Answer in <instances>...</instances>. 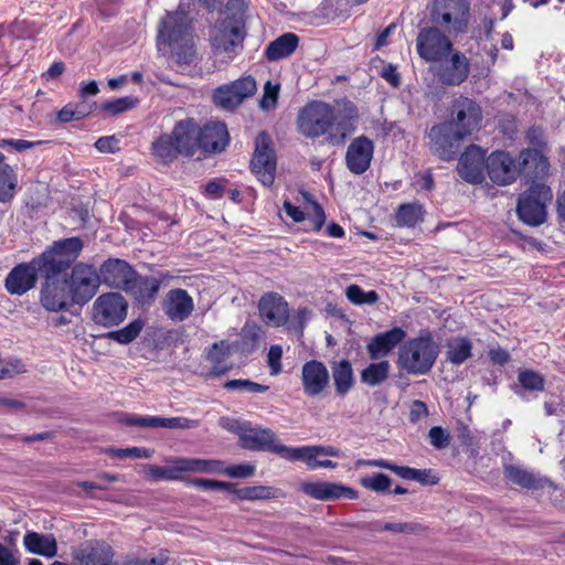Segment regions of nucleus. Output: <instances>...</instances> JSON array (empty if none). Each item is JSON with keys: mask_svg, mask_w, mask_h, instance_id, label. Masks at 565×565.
Listing matches in <instances>:
<instances>
[{"mask_svg": "<svg viewBox=\"0 0 565 565\" xmlns=\"http://www.w3.org/2000/svg\"><path fill=\"white\" fill-rule=\"evenodd\" d=\"M72 557L77 565H108L113 552L104 542H86L72 550Z\"/></svg>", "mask_w": 565, "mask_h": 565, "instance_id": "nucleus-27", "label": "nucleus"}, {"mask_svg": "<svg viewBox=\"0 0 565 565\" xmlns=\"http://www.w3.org/2000/svg\"><path fill=\"white\" fill-rule=\"evenodd\" d=\"M171 466L169 467H159V466H147L145 469V475L151 480H178L181 478L182 469L180 463V458H175L170 460Z\"/></svg>", "mask_w": 565, "mask_h": 565, "instance_id": "nucleus-41", "label": "nucleus"}, {"mask_svg": "<svg viewBox=\"0 0 565 565\" xmlns=\"http://www.w3.org/2000/svg\"><path fill=\"white\" fill-rule=\"evenodd\" d=\"M230 136L223 122L211 121L200 128V149L207 152H221L228 145Z\"/></svg>", "mask_w": 565, "mask_h": 565, "instance_id": "nucleus-28", "label": "nucleus"}, {"mask_svg": "<svg viewBox=\"0 0 565 565\" xmlns=\"http://www.w3.org/2000/svg\"><path fill=\"white\" fill-rule=\"evenodd\" d=\"M330 375L327 366L317 360L306 362L301 369L303 393L309 397L321 395L329 385Z\"/></svg>", "mask_w": 565, "mask_h": 565, "instance_id": "nucleus-22", "label": "nucleus"}, {"mask_svg": "<svg viewBox=\"0 0 565 565\" xmlns=\"http://www.w3.org/2000/svg\"><path fill=\"white\" fill-rule=\"evenodd\" d=\"M151 153L158 162L163 164L172 162L180 156L171 132L161 135L152 142Z\"/></svg>", "mask_w": 565, "mask_h": 565, "instance_id": "nucleus-35", "label": "nucleus"}, {"mask_svg": "<svg viewBox=\"0 0 565 565\" xmlns=\"http://www.w3.org/2000/svg\"><path fill=\"white\" fill-rule=\"evenodd\" d=\"M230 391H241L247 393H265L268 386L252 382L249 380H231L224 384Z\"/></svg>", "mask_w": 565, "mask_h": 565, "instance_id": "nucleus-55", "label": "nucleus"}, {"mask_svg": "<svg viewBox=\"0 0 565 565\" xmlns=\"http://www.w3.org/2000/svg\"><path fill=\"white\" fill-rule=\"evenodd\" d=\"M160 287V281L154 277H137L134 279V287L130 291L135 298L142 305H150Z\"/></svg>", "mask_w": 565, "mask_h": 565, "instance_id": "nucleus-34", "label": "nucleus"}, {"mask_svg": "<svg viewBox=\"0 0 565 565\" xmlns=\"http://www.w3.org/2000/svg\"><path fill=\"white\" fill-rule=\"evenodd\" d=\"M106 454L110 455L111 457L124 459L128 457L134 458H150L153 454L152 450L147 448H140V447H130V448H107L105 450Z\"/></svg>", "mask_w": 565, "mask_h": 565, "instance_id": "nucleus-53", "label": "nucleus"}, {"mask_svg": "<svg viewBox=\"0 0 565 565\" xmlns=\"http://www.w3.org/2000/svg\"><path fill=\"white\" fill-rule=\"evenodd\" d=\"M199 426V420L186 417H156V427L169 429H192Z\"/></svg>", "mask_w": 565, "mask_h": 565, "instance_id": "nucleus-51", "label": "nucleus"}, {"mask_svg": "<svg viewBox=\"0 0 565 565\" xmlns=\"http://www.w3.org/2000/svg\"><path fill=\"white\" fill-rule=\"evenodd\" d=\"M286 454V460L289 461H302L311 470L318 468H337V463L329 459H321V457H340L341 450L334 446H301L290 447V449H284Z\"/></svg>", "mask_w": 565, "mask_h": 565, "instance_id": "nucleus-14", "label": "nucleus"}, {"mask_svg": "<svg viewBox=\"0 0 565 565\" xmlns=\"http://www.w3.org/2000/svg\"><path fill=\"white\" fill-rule=\"evenodd\" d=\"M416 50L423 60L437 62L452 52V44L438 28H426L417 35Z\"/></svg>", "mask_w": 565, "mask_h": 565, "instance_id": "nucleus-15", "label": "nucleus"}, {"mask_svg": "<svg viewBox=\"0 0 565 565\" xmlns=\"http://www.w3.org/2000/svg\"><path fill=\"white\" fill-rule=\"evenodd\" d=\"M236 495L239 500L246 501L265 500L275 498L276 490L266 486H253L237 490Z\"/></svg>", "mask_w": 565, "mask_h": 565, "instance_id": "nucleus-47", "label": "nucleus"}, {"mask_svg": "<svg viewBox=\"0 0 565 565\" xmlns=\"http://www.w3.org/2000/svg\"><path fill=\"white\" fill-rule=\"evenodd\" d=\"M246 35L245 18L227 17L218 21L212 29L210 41L216 54H227L232 60Z\"/></svg>", "mask_w": 565, "mask_h": 565, "instance_id": "nucleus-5", "label": "nucleus"}, {"mask_svg": "<svg viewBox=\"0 0 565 565\" xmlns=\"http://www.w3.org/2000/svg\"><path fill=\"white\" fill-rule=\"evenodd\" d=\"M299 44V38L295 33H285L271 41L266 50L265 56L268 61H278L290 56Z\"/></svg>", "mask_w": 565, "mask_h": 565, "instance_id": "nucleus-32", "label": "nucleus"}, {"mask_svg": "<svg viewBox=\"0 0 565 565\" xmlns=\"http://www.w3.org/2000/svg\"><path fill=\"white\" fill-rule=\"evenodd\" d=\"M255 471L256 467L253 463H239L230 467H225L223 465V470H221L220 475H225L230 478L244 479L253 477Z\"/></svg>", "mask_w": 565, "mask_h": 565, "instance_id": "nucleus-56", "label": "nucleus"}, {"mask_svg": "<svg viewBox=\"0 0 565 565\" xmlns=\"http://www.w3.org/2000/svg\"><path fill=\"white\" fill-rule=\"evenodd\" d=\"M345 296L348 300L355 306L373 305L380 299V296L376 291H364L358 285L348 286L345 289Z\"/></svg>", "mask_w": 565, "mask_h": 565, "instance_id": "nucleus-43", "label": "nucleus"}, {"mask_svg": "<svg viewBox=\"0 0 565 565\" xmlns=\"http://www.w3.org/2000/svg\"><path fill=\"white\" fill-rule=\"evenodd\" d=\"M490 180L498 185L512 183L519 173L513 158L504 151L492 152L486 160Z\"/></svg>", "mask_w": 565, "mask_h": 565, "instance_id": "nucleus-19", "label": "nucleus"}, {"mask_svg": "<svg viewBox=\"0 0 565 565\" xmlns=\"http://www.w3.org/2000/svg\"><path fill=\"white\" fill-rule=\"evenodd\" d=\"M428 416V408L422 401H413L409 406V420L417 423Z\"/></svg>", "mask_w": 565, "mask_h": 565, "instance_id": "nucleus-64", "label": "nucleus"}, {"mask_svg": "<svg viewBox=\"0 0 565 565\" xmlns=\"http://www.w3.org/2000/svg\"><path fill=\"white\" fill-rule=\"evenodd\" d=\"M374 145L365 136L354 138L348 147L345 162L348 169L354 174L364 173L371 164Z\"/></svg>", "mask_w": 565, "mask_h": 565, "instance_id": "nucleus-21", "label": "nucleus"}, {"mask_svg": "<svg viewBox=\"0 0 565 565\" xmlns=\"http://www.w3.org/2000/svg\"><path fill=\"white\" fill-rule=\"evenodd\" d=\"M171 135L180 156L191 157L200 149V127L193 119L178 121Z\"/></svg>", "mask_w": 565, "mask_h": 565, "instance_id": "nucleus-25", "label": "nucleus"}, {"mask_svg": "<svg viewBox=\"0 0 565 565\" xmlns=\"http://www.w3.org/2000/svg\"><path fill=\"white\" fill-rule=\"evenodd\" d=\"M250 167L263 185L270 186L274 183L276 160L271 149V140L266 132H259L256 137Z\"/></svg>", "mask_w": 565, "mask_h": 565, "instance_id": "nucleus-12", "label": "nucleus"}, {"mask_svg": "<svg viewBox=\"0 0 565 565\" xmlns=\"http://www.w3.org/2000/svg\"><path fill=\"white\" fill-rule=\"evenodd\" d=\"M439 354V345L428 332L405 341L398 349L396 365L408 375L430 372Z\"/></svg>", "mask_w": 565, "mask_h": 565, "instance_id": "nucleus-4", "label": "nucleus"}, {"mask_svg": "<svg viewBox=\"0 0 565 565\" xmlns=\"http://www.w3.org/2000/svg\"><path fill=\"white\" fill-rule=\"evenodd\" d=\"M14 539L11 537L8 545L0 543V565H19L18 551L13 547Z\"/></svg>", "mask_w": 565, "mask_h": 565, "instance_id": "nucleus-60", "label": "nucleus"}, {"mask_svg": "<svg viewBox=\"0 0 565 565\" xmlns=\"http://www.w3.org/2000/svg\"><path fill=\"white\" fill-rule=\"evenodd\" d=\"M183 472L218 473L223 470V461L214 459L180 458Z\"/></svg>", "mask_w": 565, "mask_h": 565, "instance_id": "nucleus-38", "label": "nucleus"}, {"mask_svg": "<svg viewBox=\"0 0 565 565\" xmlns=\"http://www.w3.org/2000/svg\"><path fill=\"white\" fill-rule=\"evenodd\" d=\"M157 49L169 55L180 67L191 65L196 58L195 36L189 15L183 11L168 12L158 24Z\"/></svg>", "mask_w": 565, "mask_h": 565, "instance_id": "nucleus-3", "label": "nucleus"}, {"mask_svg": "<svg viewBox=\"0 0 565 565\" xmlns=\"http://www.w3.org/2000/svg\"><path fill=\"white\" fill-rule=\"evenodd\" d=\"M83 242L79 237H70L54 242L40 258L50 273H63L81 254Z\"/></svg>", "mask_w": 565, "mask_h": 565, "instance_id": "nucleus-10", "label": "nucleus"}, {"mask_svg": "<svg viewBox=\"0 0 565 565\" xmlns=\"http://www.w3.org/2000/svg\"><path fill=\"white\" fill-rule=\"evenodd\" d=\"M262 320L270 327L285 326L289 319V306L285 298L276 292L265 294L258 301Z\"/></svg>", "mask_w": 565, "mask_h": 565, "instance_id": "nucleus-20", "label": "nucleus"}, {"mask_svg": "<svg viewBox=\"0 0 565 565\" xmlns=\"http://www.w3.org/2000/svg\"><path fill=\"white\" fill-rule=\"evenodd\" d=\"M447 56L437 61L431 67L434 76L446 86H458L463 83L470 73V63L465 54L458 51L450 52Z\"/></svg>", "mask_w": 565, "mask_h": 565, "instance_id": "nucleus-13", "label": "nucleus"}, {"mask_svg": "<svg viewBox=\"0 0 565 565\" xmlns=\"http://www.w3.org/2000/svg\"><path fill=\"white\" fill-rule=\"evenodd\" d=\"M521 170L530 178L541 179L548 172L547 158L536 149H525L520 153Z\"/></svg>", "mask_w": 565, "mask_h": 565, "instance_id": "nucleus-30", "label": "nucleus"}, {"mask_svg": "<svg viewBox=\"0 0 565 565\" xmlns=\"http://www.w3.org/2000/svg\"><path fill=\"white\" fill-rule=\"evenodd\" d=\"M73 302L87 303L97 292L100 285V276L92 265L78 263L70 275H64Z\"/></svg>", "mask_w": 565, "mask_h": 565, "instance_id": "nucleus-7", "label": "nucleus"}, {"mask_svg": "<svg viewBox=\"0 0 565 565\" xmlns=\"http://www.w3.org/2000/svg\"><path fill=\"white\" fill-rule=\"evenodd\" d=\"M127 316V302L116 292L99 296L93 305V319L104 327L119 324Z\"/></svg>", "mask_w": 565, "mask_h": 565, "instance_id": "nucleus-16", "label": "nucleus"}, {"mask_svg": "<svg viewBox=\"0 0 565 565\" xmlns=\"http://www.w3.org/2000/svg\"><path fill=\"white\" fill-rule=\"evenodd\" d=\"M213 102L215 103V105L227 110L236 108L242 103L239 98L235 95L230 84L223 85L215 89L213 94Z\"/></svg>", "mask_w": 565, "mask_h": 565, "instance_id": "nucleus-46", "label": "nucleus"}, {"mask_svg": "<svg viewBox=\"0 0 565 565\" xmlns=\"http://www.w3.org/2000/svg\"><path fill=\"white\" fill-rule=\"evenodd\" d=\"M23 545L28 552L49 558L57 554V542L53 534L28 532L23 537Z\"/></svg>", "mask_w": 565, "mask_h": 565, "instance_id": "nucleus-31", "label": "nucleus"}, {"mask_svg": "<svg viewBox=\"0 0 565 565\" xmlns=\"http://www.w3.org/2000/svg\"><path fill=\"white\" fill-rule=\"evenodd\" d=\"M231 354V344L221 341L218 343H214L210 350L207 351L206 359L213 364V369L216 373L223 371L222 364L226 361V359Z\"/></svg>", "mask_w": 565, "mask_h": 565, "instance_id": "nucleus-45", "label": "nucleus"}, {"mask_svg": "<svg viewBox=\"0 0 565 565\" xmlns=\"http://www.w3.org/2000/svg\"><path fill=\"white\" fill-rule=\"evenodd\" d=\"M299 489L308 497L319 501L358 498V492L353 488L337 482L307 481L300 483Z\"/></svg>", "mask_w": 565, "mask_h": 565, "instance_id": "nucleus-18", "label": "nucleus"}, {"mask_svg": "<svg viewBox=\"0 0 565 565\" xmlns=\"http://www.w3.org/2000/svg\"><path fill=\"white\" fill-rule=\"evenodd\" d=\"M334 388L338 395L344 396L354 385V374L348 360L335 361L331 365Z\"/></svg>", "mask_w": 565, "mask_h": 565, "instance_id": "nucleus-33", "label": "nucleus"}, {"mask_svg": "<svg viewBox=\"0 0 565 565\" xmlns=\"http://www.w3.org/2000/svg\"><path fill=\"white\" fill-rule=\"evenodd\" d=\"M235 95L243 102L256 92V82L252 76L239 78L230 84Z\"/></svg>", "mask_w": 565, "mask_h": 565, "instance_id": "nucleus-54", "label": "nucleus"}, {"mask_svg": "<svg viewBox=\"0 0 565 565\" xmlns=\"http://www.w3.org/2000/svg\"><path fill=\"white\" fill-rule=\"evenodd\" d=\"M358 119V108L350 100H337L333 104L317 100L299 111L297 126L299 132L307 138L327 135L329 141L342 143L355 130Z\"/></svg>", "mask_w": 565, "mask_h": 565, "instance_id": "nucleus-1", "label": "nucleus"}, {"mask_svg": "<svg viewBox=\"0 0 565 565\" xmlns=\"http://www.w3.org/2000/svg\"><path fill=\"white\" fill-rule=\"evenodd\" d=\"M137 103V98L125 96L104 103L102 105V110L111 115H116L134 108Z\"/></svg>", "mask_w": 565, "mask_h": 565, "instance_id": "nucleus-52", "label": "nucleus"}, {"mask_svg": "<svg viewBox=\"0 0 565 565\" xmlns=\"http://www.w3.org/2000/svg\"><path fill=\"white\" fill-rule=\"evenodd\" d=\"M504 473L513 483L527 489L542 488L546 481L523 468L512 465L505 466Z\"/></svg>", "mask_w": 565, "mask_h": 565, "instance_id": "nucleus-37", "label": "nucleus"}, {"mask_svg": "<svg viewBox=\"0 0 565 565\" xmlns=\"http://www.w3.org/2000/svg\"><path fill=\"white\" fill-rule=\"evenodd\" d=\"M518 380L525 390L537 392L544 390V377L535 371L522 370L519 372Z\"/></svg>", "mask_w": 565, "mask_h": 565, "instance_id": "nucleus-49", "label": "nucleus"}, {"mask_svg": "<svg viewBox=\"0 0 565 565\" xmlns=\"http://www.w3.org/2000/svg\"><path fill=\"white\" fill-rule=\"evenodd\" d=\"M303 199L309 203L306 215H308L309 222L312 224L315 231H320L326 222V214L320 204L311 201L308 193H301Z\"/></svg>", "mask_w": 565, "mask_h": 565, "instance_id": "nucleus-50", "label": "nucleus"}, {"mask_svg": "<svg viewBox=\"0 0 565 565\" xmlns=\"http://www.w3.org/2000/svg\"><path fill=\"white\" fill-rule=\"evenodd\" d=\"M360 484L367 490L375 492H386L392 484V480L384 473H374L371 476L362 477L360 479Z\"/></svg>", "mask_w": 565, "mask_h": 565, "instance_id": "nucleus-48", "label": "nucleus"}, {"mask_svg": "<svg viewBox=\"0 0 565 565\" xmlns=\"http://www.w3.org/2000/svg\"><path fill=\"white\" fill-rule=\"evenodd\" d=\"M486 152L478 146L469 147L460 157L458 173L469 183L478 184L484 179Z\"/></svg>", "mask_w": 565, "mask_h": 565, "instance_id": "nucleus-23", "label": "nucleus"}, {"mask_svg": "<svg viewBox=\"0 0 565 565\" xmlns=\"http://www.w3.org/2000/svg\"><path fill=\"white\" fill-rule=\"evenodd\" d=\"M428 437L430 444L437 449L446 448L450 443L449 434L439 426L431 427Z\"/></svg>", "mask_w": 565, "mask_h": 565, "instance_id": "nucleus-61", "label": "nucleus"}, {"mask_svg": "<svg viewBox=\"0 0 565 565\" xmlns=\"http://www.w3.org/2000/svg\"><path fill=\"white\" fill-rule=\"evenodd\" d=\"M469 10L467 0H435L431 21L439 30L459 33L465 31L468 25Z\"/></svg>", "mask_w": 565, "mask_h": 565, "instance_id": "nucleus-6", "label": "nucleus"}, {"mask_svg": "<svg viewBox=\"0 0 565 565\" xmlns=\"http://www.w3.org/2000/svg\"><path fill=\"white\" fill-rule=\"evenodd\" d=\"M471 350L472 343L469 339L456 337L448 340L446 344V356L450 363L460 365L471 356Z\"/></svg>", "mask_w": 565, "mask_h": 565, "instance_id": "nucleus-36", "label": "nucleus"}, {"mask_svg": "<svg viewBox=\"0 0 565 565\" xmlns=\"http://www.w3.org/2000/svg\"><path fill=\"white\" fill-rule=\"evenodd\" d=\"M26 372L25 365L19 359H9L0 364V380L10 379Z\"/></svg>", "mask_w": 565, "mask_h": 565, "instance_id": "nucleus-58", "label": "nucleus"}, {"mask_svg": "<svg viewBox=\"0 0 565 565\" xmlns=\"http://www.w3.org/2000/svg\"><path fill=\"white\" fill-rule=\"evenodd\" d=\"M18 177L11 166L6 160L0 162V202L6 203L13 199Z\"/></svg>", "mask_w": 565, "mask_h": 565, "instance_id": "nucleus-39", "label": "nucleus"}, {"mask_svg": "<svg viewBox=\"0 0 565 565\" xmlns=\"http://www.w3.org/2000/svg\"><path fill=\"white\" fill-rule=\"evenodd\" d=\"M388 373L390 363L387 361L371 363L361 372V381L367 386L374 387L385 382L388 377Z\"/></svg>", "mask_w": 565, "mask_h": 565, "instance_id": "nucleus-40", "label": "nucleus"}, {"mask_svg": "<svg viewBox=\"0 0 565 565\" xmlns=\"http://www.w3.org/2000/svg\"><path fill=\"white\" fill-rule=\"evenodd\" d=\"M40 289V303L50 312H60L74 305L65 277L61 271H45Z\"/></svg>", "mask_w": 565, "mask_h": 565, "instance_id": "nucleus-8", "label": "nucleus"}, {"mask_svg": "<svg viewBox=\"0 0 565 565\" xmlns=\"http://www.w3.org/2000/svg\"><path fill=\"white\" fill-rule=\"evenodd\" d=\"M405 337V330L399 327L376 334L366 345L370 358L374 360L385 358Z\"/></svg>", "mask_w": 565, "mask_h": 565, "instance_id": "nucleus-29", "label": "nucleus"}, {"mask_svg": "<svg viewBox=\"0 0 565 565\" xmlns=\"http://www.w3.org/2000/svg\"><path fill=\"white\" fill-rule=\"evenodd\" d=\"M85 116V113L79 110L76 106L66 105L57 113V119L61 122H68L71 120H77Z\"/></svg>", "mask_w": 565, "mask_h": 565, "instance_id": "nucleus-63", "label": "nucleus"}, {"mask_svg": "<svg viewBox=\"0 0 565 565\" xmlns=\"http://www.w3.org/2000/svg\"><path fill=\"white\" fill-rule=\"evenodd\" d=\"M241 446L249 450L270 451L286 459L284 449H290L279 443L276 434L269 428L260 426H252L247 424L246 428L241 433Z\"/></svg>", "mask_w": 565, "mask_h": 565, "instance_id": "nucleus-17", "label": "nucleus"}, {"mask_svg": "<svg viewBox=\"0 0 565 565\" xmlns=\"http://www.w3.org/2000/svg\"><path fill=\"white\" fill-rule=\"evenodd\" d=\"M143 326L140 319L134 320L125 328L109 332L108 338L120 344H128L139 335Z\"/></svg>", "mask_w": 565, "mask_h": 565, "instance_id": "nucleus-44", "label": "nucleus"}, {"mask_svg": "<svg viewBox=\"0 0 565 565\" xmlns=\"http://www.w3.org/2000/svg\"><path fill=\"white\" fill-rule=\"evenodd\" d=\"M552 200V191L544 183H535L523 193L518 203L519 217L529 225H539L545 221V204Z\"/></svg>", "mask_w": 565, "mask_h": 565, "instance_id": "nucleus-9", "label": "nucleus"}, {"mask_svg": "<svg viewBox=\"0 0 565 565\" xmlns=\"http://www.w3.org/2000/svg\"><path fill=\"white\" fill-rule=\"evenodd\" d=\"M279 84H273L271 82H266L264 86V94L259 102V106L262 109L268 110L276 106L278 96H279Z\"/></svg>", "mask_w": 565, "mask_h": 565, "instance_id": "nucleus-57", "label": "nucleus"}, {"mask_svg": "<svg viewBox=\"0 0 565 565\" xmlns=\"http://www.w3.org/2000/svg\"><path fill=\"white\" fill-rule=\"evenodd\" d=\"M424 210L420 204H402L396 212V223L399 226L413 227L423 221Z\"/></svg>", "mask_w": 565, "mask_h": 565, "instance_id": "nucleus-42", "label": "nucleus"}, {"mask_svg": "<svg viewBox=\"0 0 565 565\" xmlns=\"http://www.w3.org/2000/svg\"><path fill=\"white\" fill-rule=\"evenodd\" d=\"M382 530L394 533L413 534L424 531V527L419 523L414 522H386L383 524Z\"/></svg>", "mask_w": 565, "mask_h": 565, "instance_id": "nucleus-59", "label": "nucleus"}, {"mask_svg": "<svg viewBox=\"0 0 565 565\" xmlns=\"http://www.w3.org/2000/svg\"><path fill=\"white\" fill-rule=\"evenodd\" d=\"M49 271L40 256L29 263H22L13 267L6 277L4 287L11 295L21 296L34 288L39 274L42 276Z\"/></svg>", "mask_w": 565, "mask_h": 565, "instance_id": "nucleus-11", "label": "nucleus"}, {"mask_svg": "<svg viewBox=\"0 0 565 565\" xmlns=\"http://www.w3.org/2000/svg\"><path fill=\"white\" fill-rule=\"evenodd\" d=\"M282 349L279 345H271L267 354V362L270 367V374L277 375L281 372Z\"/></svg>", "mask_w": 565, "mask_h": 565, "instance_id": "nucleus-62", "label": "nucleus"}, {"mask_svg": "<svg viewBox=\"0 0 565 565\" xmlns=\"http://www.w3.org/2000/svg\"><path fill=\"white\" fill-rule=\"evenodd\" d=\"M480 106L468 97L460 96L454 100L451 119L431 127L429 131L430 148L441 159L450 160L459 142L481 126Z\"/></svg>", "mask_w": 565, "mask_h": 565, "instance_id": "nucleus-2", "label": "nucleus"}, {"mask_svg": "<svg viewBox=\"0 0 565 565\" xmlns=\"http://www.w3.org/2000/svg\"><path fill=\"white\" fill-rule=\"evenodd\" d=\"M162 309L169 319L181 322L191 316L194 310V302L186 290L171 289L163 299Z\"/></svg>", "mask_w": 565, "mask_h": 565, "instance_id": "nucleus-26", "label": "nucleus"}, {"mask_svg": "<svg viewBox=\"0 0 565 565\" xmlns=\"http://www.w3.org/2000/svg\"><path fill=\"white\" fill-rule=\"evenodd\" d=\"M99 276L106 285L127 291L134 287L136 273L124 260L108 259L102 265Z\"/></svg>", "mask_w": 565, "mask_h": 565, "instance_id": "nucleus-24", "label": "nucleus"}]
</instances>
